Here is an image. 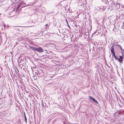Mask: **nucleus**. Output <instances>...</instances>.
I'll use <instances>...</instances> for the list:
<instances>
[{
	"instance_id": "1",
	"label": "nucleus",
	"mask_w": 124,
	"mask_h": 124,
	"mask_svg": "<svg viewBox=\"0 0 124 124\" xmlns=\"http://www.w3.org/2000/svg\"><path fill=\"white\" fill-rule=\"evenodd\" d=\"M31 48L33 50L39 53H42L43 51V49L40 47H39L38 48L32 47H31Z\"/></svg>"
},
{
	"instance_id": "2",
	"label": "nucleus",
	"mask_w": 124,
	"mask_h": 124,
	"mask_svg": "<svg viewBox=\"0 0 124 124\" xmlns=\"http://www.w3.org/2000/svg\"><path fill=\"white\" fill-rule=\"evenodd\" d=\"M89 97L90 99L92 100L94 102L96 103H98L97 101L94 98L90 96H89Z\"/></svg>"
},
{
	"instance_id": "3",
	"label": "nucleus",
	"mask_w": 124,
	"mask_h": 124,
	"mask_svg": "<svg viewBox=\"0 0 124 124\" xmlns=\"http://www.w3.org/2000/svg\"><path fill=\"white\" fill-rule=\"evenodd\" d=\"M111 51V53L113 55L115 54V52L114 51V49L113 48V46H112L110 48Z\"/></svg>"
},
{
	"instance_id": "4",
	"label": "nucleus",
	"mask_w": 124,
	"mask_h": 124,
	"mask_svg": "<svg viewBox=\"0 0 124 124\" xmlns=\"http://www.w3.org/2000/svg\"><path fill=\"white\" fill-rule=\"evenodd\" d=\"M123 59V57L122 56H120L119 58L118 59L119 61L120 62H121L122 61Z\"/></svg>"
},
{
	"instance_id": "5",
	"label": "nucleus",
	"mask_w": 124,
	"mask_h": 124,
	"mask_svg": "<svg viewBox=\"0 0 124 124\" xmlns=\"http://www.w3.org/2000/svg\"><path fill=\"white\" fill-rule=\"evenodd\" d=\"M100 9H102L103 10H104L105 9V8L104 6H101L100 8Z\"/></svg>"
},
{
	"instance_id": "6",
	"label": "nucleus",
	"mask_w": 124,
	"mask_h": 124,
	"mask_svg": "<svg viewBox=\"0 0 124 124\" xmlns=\"http://www.w3.org/2000/svg\"><path fill=\"white\" fill-rule=\"evenodd\" d=\"M24 117H25V120L26 123H27V118H26V115H25V113H24Z\"/></svg>"
},
{
	"instance_id": "7",
	"label": "nucleus",
	"mask_w": 124,
	"mask_h": 124,
	"mask_svg": "<svg viewBox=\"0 0 124 124\" xmlns=\"http://www.w3.org/2000/svg\"><path fill=\"white\" fill-rule=\"evenodd\" d=\"M114 58L116 59H117V57L115 55V54L114 55Z\"/></svg>"
},
{
	"instance_id": "8",
	"label": "nucleus",
	"mask_w": 124,
	"mask_h": 124,
	"mask_svg": "<svg viewBox=\"0 0 124 124\" xmlns=\"http://www.w3.org/2000/svg\"><path fill=\"white\" fill-rule=\"evenodd\" d=\"M119 46L120 47V48L121 49H122V47H121V46H120V45H119Z\"/></svg>"
},
{
	"instance_id": "9",
	"label": "nucleus",
	"mask_w": 124,
	"mask_h": 124,
	"mask_svg": "<svg viewBox=\"0 0 124 124\" xmlns=\"http://www.w3.org/2000/svg\"><path fill=\"white\" fill-rule=\"evenodd\" d=\"M119 46L120 47V48L121 49H122V47H121V46H120V45H119Z\"/></svg>"
},
{
	"instance_id": "10",
	"label": "nucleus",
	"mask_w": 124,
	"mask_h": 124,
	"mask_svg": "<svg viewBox=\"0 0 124 124\" xmlns=\"http://www.w3.org/2000/svg\"><path fill=\"white\" fill-rule=\"evenodd\" d=\"M48 26V24H46V26Z\"/></svg>"
},
{
	"instance_id": "11",
	"label": "nucleus",
	"mask_w": 124,
	"mask_h": 124,
	"mask_svg": "<svg viewBox=\"0 0 124 124\" xmlns=\"http://www.w3.org/2000/svg\"><path fill=\"white\" fill-rule=\"evenodd\" d=\"M4 27H5L6 26L5 25V24H4Z\"/></svg>"
},
{
	"instance_id": "12",
	"label": "nucleus",
	"mask_w": 124,
	"mask_h": 124,
	"mask_svg": "<svg viewBox=\"0 0 124 124\" xmlns=\"http://www.w3.org/2000/svg\"><path fill=\"white\" fill-rule=\"evenodd\" d=\"M117 45V46H119L120 45H119V44H118V45Z\"/></svg>"
},
{
	"instance_id": "13",
	"label": "nucleus",
	"mask_w": 124,
	"mask_h": 124,
	"mask_svg": "<svg viewBox=\"0 0 124 124\" xmlns=\"http://www.w3.org/2000/svg\"><path fill=\"white\" fill-rule=\"evenodd\" d=\"M66 21H67V23H68V22H67V20H66Z\"/></svg>"
},
{
	"instance_id": "14",
	"label": "nucleus",
	"mask_w": 124,
	"mask_h": 124,
	"mask_svg": "<svg viewBox=\"0 0 124 124\" xmlns=\"http://www.w3.org/2000/svg\"><path fill=\"white\" fill-rule=\"evenodd\" d=\"M8 27H9L8 26Z\"/></svg>"
}]
</instances>
